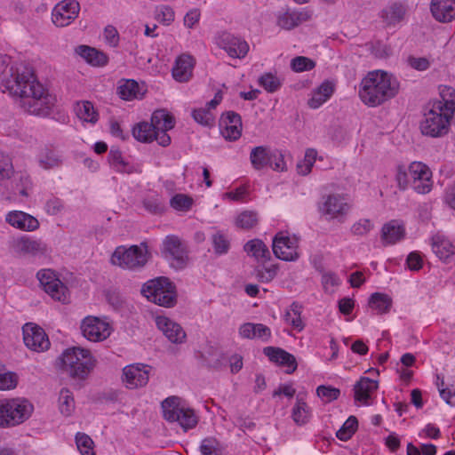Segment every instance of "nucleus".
<instances>
[{
	"mask_svg": "<svg viewBox=\"0 0 455 455\" xmlns=\"http://www.w3.org/2000/svg\"><path fill=\"white\" fill-rule=\"evenodd\" d=\"M2 90L17 97L24 111L45 116L55 104V97L36 80L32 69L22 65L11 66L2 81Z\"/></svg>",
	"mask_w": 455,
	"mask_h": 455,
	"instance_id": "f257e3e1",
	"label": "nucleus"
},
{
	"mask_svg": "<svg viewBox=\"0 0 455 455\" xmlns=\"http://www.w3.org/2000/svg\"><path fill=\"white\" fill-rule=\"evenodd\" d=\"M399 90L396 78L383 70L369 72L361 81L358 94L368 107H377L394 98Z\"/></svg>",
	"mask_w": 455,
	"mask_h": 455,
	"instance_id": "f03ea898",
	"label": "nucleus"
},
{
	"mask_svg": "<svg viewBox=\"0 0 455 455\" xmlns=\"http://www.w3.org/2000/svg\"><path fill=\"white\" fill-rule=\"evenodd\" d=\"M61 363L63 371L71 378L85 379L96 366L97 360L88 349L74 347L62 353Z\"/></svg>",
	"mask_w": 455,
	"mask_h": 455,
	"instance_id": "7ed1b4c3",
	"label": "nucleus"
},
{
	"mask_svg": "<svg viewBox=\"0 0 455 455\" xmlns=\"http://www.w3.org/2000/svg\"><path fill=\"white\" fill-rule=\"evenodd\" d=\"M150 257L148 244L140 243L139 245L130 247H116L111 255L110 262L123 269L139 270L147 265Z\"/></svg>",
	"mask_w": 455,
	"mask_h": 455,
	"instance_id": "20e7f679",
	"label": "nucleus"
},
{
	"mask_svg": "<svg viewBox=\"0 0 455 455\" xmlns=\"http://www.w3.org/2000/svg\"><path fill=\"white\" fill-rule=\"evenodd\" d=\"M141 293L148 300L162 307H171L176 303L175 287L165 277L147 282L141 288Z\"/></svg>",
	"mask_w": 455,
	"mask_h": 455,
	"instance_id": "39448f33",
	"label": "nucleus"
},
{
	"mask_svg": "<svg viewBox=\"0 0 455 455\" xmlns=\"http://www.w3.org/2000/svg\"><path fill=\"white\" fill-rule=\"evenodd\" d=\"M162 409L166 420L178 422L185 431L195 427L198 422L195 411L181 404L180 399L177 396L166 398L162 403Z\"/></svg>",
	"mask_w": 455,
	"mask_h": 455,
	"instance_id": "423d86ee",
	"label": "nucleus"
},
{
	"mask_svg": "<svg viewBox=\"0 0 455 455\" xmlns=\"http://www.w3.org/2000/svg\"><path fill=\"white\" fill-rule=\"evenodd\" d=\"M161 253L176 269L183 268L188 260L185 243L175 235H169L164 237L162 242Z\"/></svg>",
	"mask_w": 455,
	"mask_h": 455,
	"instance_id": "0eeeda50",
	"label": "nucleus"
},
{
	"mask_svg": "<svg viewBox=\"0 0 455 455\" xmlns=\"http://www.w3.org/2000/svg\"><path fill=\"white\" fill-rule=\"evenodd\" d=\"M350 204L345 196L330 194L323 196L319 204V212L327 220H343L350 211Z\"/></svg>",
	"mask_w": 455,
	"mask_h": 455,
	"instance_id": "6e6552de",
	"label": "nucleus"
},
{
	"mask_svg": "<svg viewBox=\"0 0 455 455\" xmlns=\"http://www.w3.org/2000/svg\"><path fill=\"white\" fill-rule=\"evenodd\" d=\"M451 119L445 113L433 107L420 124L421 132L433 138L442 137L448 133Z\"/></svg>",
	"mask_w": 455,
	"mask_h": 455,
	"instance_id": "1a4fd4ad",
	"label": "nucleus"
},
{
	"mask_svg": "<svg viewBox=\"0 0 455 455\" xmlns=\"http://www.w3.org/2000/svg\"><path fill=\"white\" fill-rule=\"evenodd\" d=\"M80 329L83 336L92 342L104 341L112 332V327L105 318L93 315L84 317Z\"/></svg>",
	"mask_w": 455,
	"mask_h": 455,
	"instance_id": "9d476101",
	"label": "nucleus"
},
{
	"mask_svg": "<svg viewBox=\"0 0 455 455\" xmlns=\"http://www.w3.org/2000/svg\"><path fill=\"white\" fill-rule=\"evenodd\" d=\"M36 276L41 287L53 299L63 303L68 300V290L54 271L42 269L37 273Z\"/></svg>",
	"mask_w": 455,
	"mask_h": 455,
	"instance_id": "9b49d317",
	"label": "nucleus"
},
{
	"mask_svg": "<svg viewBox=\"0 0 455 455\" xmlns=\"http://www.w3.org/2000/svg\"><path fill=\"white\" fill-rule=\"evenodd\" d=\"M299 238L288 233L279 232L274 239L272 249L276 258L284 261H295L299 259Z\"/></svg>",
	"mask_w": 455,
	"mask_h": 455,
	"instance_id": "f8f14e48",
	"label": "nucleus"
},
{
	"mask_svg": "<svg viewBox=\"0 0 455 455\" xmlns=\"http://www.w3.org/2000/svg\"><path fill=\"white\" fill-rule=\"evenodd\" d=\"M215 43L231 58L243 59L249 52V44L245 40L228 31L219 32L215 36Z\"/></svg>",
	"mask_w": 455,
	"mask_h": 455,
	"instance_id": "ddd939ff",
	"label": "nucleus"
},
{
	"mask_svg": "<svg viewBox=\"0 0 455 455\" xmlns=\"http://www.w3.org/2000/svg\"><path fill=\"white\" fill-rule=\"evenodd\" d=\"M409 175L413 190L418 194H427L432 190V172L421 162H413L409 166Z\"/></svg>",
	"mask_w": 455,
	"mask_h": 455,
	"instance_id": "4468645a",
	"label": "nucleus"
},
{
	"mask_svg": "<svg viewBox=\"0 0 455 455\" xmlns=\"http://www.w3.org/2000/svg\"><path fill=\"white\" fill-rule=\"evenodd\" d=\"M149 124L156 131L158 144L163 147L168 146L171 143V137L167 132L174 127V117L165 109H158L152 114Z\"/></svg>",
	"mask_w": 455,
	"mask_h": 455,
	"instance_id": "2eb2a0df",
	"label": "nucleus"
},
{
	"mask_svg": "<svg viewBox=\"0 0 455 455\" xmlns=\"http://www.w3.org/2000/svg\"><path fill=\"white\" fill-rule=\"evenodd\" d=\"M79 10L76 0H63L53 8L52 20L56 27H67L77 18Z\"/></svg>",
	"mask_w": 455,
	"mask_h": 455,
	"instance_id": "dca6fc26",
	"label": "nucleus"
},
{
	"mask_svg": "<svg viewBox=\"0 0 455 455\" xmlns=\"http://www.w3.org/2000/svg\"><path fill=\"white\" fill-rule=\"evenodd\" d=\"M8 411L9 427L19 425L27 420L32 414L34 406L25 398L5 399Z\"/></svg>",
	"mask_w": 455,
	"mask_h": 455,
	"instance_id": "f3484780",
	"label": "nucleus"
},
{
	"mask_svg": "<svg viewBox=\"0 0 455 455\" xmlns=\"http://www.w3.org/2000/svg\"><path fill=\"white\" fill-rule=\"evenodd\" d=\"M14 251L22 256L42 257L47 253V245L41 239L22 235L13 241Z\"/></svg>",
	"mask_w": 455,
	"mask_h": 455,
	"instance_id": "a211bd4d",
	"label": "nucleus"
},
{
	"mask_svg": "<svg viewBox=\"0 0 455 455\" xmlns=\"http://www.w3.org/2000/svg\"><path fill=\"white\" fill-rule=\"evenodd\" d=\"M23 340L29 349L36 352L47 350L50 347V341L44 331L33 323L24 325Z\"/></svg>",
	"mask_w": 455,
	"mask_h": 455,
	"instance_id": "6ab92c4d",
	"label": "nucleus"
},
{
	"mask_svg": "<svg viewBox=\"0 0 455 455\" xmlns=\"http://www.w3.org/2000/svg\"><path fill=\"white\" fill-rule=\"evenodd\" d=\"M148 379L149 371L145 365L131 364L123 369L122 381L127 388L142 387L148 384Z\"/></svg>",
	"mask_w": 455,
	"mask_h": 455,
	"instance_id": "aec40b11",
	"label": "nucleus"
},
{
	"mask_svg": "<svg viewBox=\"0 0 455 455\" xmlns=\"http://www.w3.org/2000/svg\"><path fill=\"white\" fill-rule=\"evenodd\" d=\"M156 324L172 343L181 344L185 341L186 332L179 323L170 318L158 315L156 317Z\"/></svg>",
	"mask_w": 455,
	"mask_h": 455,
	"instance_id": "412c9836",
	"label": "nucleus"
},
{
	"mask_svg": "<svg viewBox=\"0 0 455 455\" xmlns=\"http://www.w3.org/2000/svg\"><path fill=\"white\" fill-rule=\"evenodd\" d=\"M5 221L12 227L26 232H33L40 226L36 218L22 211L9 212L5 216Z\"/></svg>",
	"mask_w": 455,
	"mask_h": 455,
	"instance_id": "4be33fe9",
	"label": "nucleus"
},
{
	"mask_svg": "<svg viewBox=\"0 0 455 455\" xmlns=\"http://www.w3.org/2000/svg\"><path fill=\"white\" fill-rule=\"evenodd\" d=\"M220 132L228 140H236L242 134L241 116L235 112H227L222 116L220 123Z\"/></svg>",
	"mask_w": 455,
	"mask_h": 455,
	"instance_id": "5701e85b",
	"label": "nucleus"
},
{
	"mask_svg": "<svg viewBox=\"0 0 455 455\" xmlns=\"http://www.w3.org/2000/svg\"><path fill=\"white\" fill-rule=\"evenodd\" d=\"M196 60L194 57L188 53L180 55L172 68V76L180 83L188 82L193 75V69Z\"/></svg>",
	"mask_w": 455,
	"mask_h": 455,
	"instance_id": "b1692460",
	"label": "nucleus"
},
{
	"mask_svg": "<svg viewBox=\"0 0 455 455\" xmlns=\"http://www.w3.org/2000/svg\"><path fill=\"white\" fill-rule=\"evenodd\" d=\"M431 13L440 22H450L455 19V0H432Z\"/></svg>",
	"mask_w": 455,
	"mask_h": 455,
	"instance_id": "393cba45",
	"label": "nucleus"
},
{
	"mask_svg": "<svg viewBox=\"0 0 455 455\" xmlns=\"http://www.w3.org/2000/svg\"><path fill=\"white\" fill-rule=\"evenodd\" d=\"M307 19L308 16L306 12L289 9L276 14V25L282 29L291 30Z\"/></svg>",
	"mask_w": 455,
	"mask_h": 455,
	"instance_id": "a878e982",
	"label": "nucleus"
},
{
	"mask_svg": "<svg viewBox=\"0 0 455 455\" xmlns=\"http://www.w3.org/2000/svg\"><path fill=\"white\" fill-rule=\"evenodd\" d=\"M378 389V382L367 377H362L354 386L355 400L362 404L369 405V400Z\"/></svg>",
	"mask_w": 455,
	"mask_h": 455,
	"instance_id": "bb28decb",
	"label": "nucleus"
},
{
	"mask_svg": "<svg viewBox=\"0 0 455 455\" xmlns=\"http://www.w3.org/2000/svg\"><path fill=\"white\" fill-rule=\"evenodd\" d=\"M264 354L270 361L288 367L287 373H291L297 369L295 357L282 348L267 347L264 348Z\"/></svg>",
	"mask_w": 455,
	"mask_h": 455,
	"instance_id": "cd10ccee",
	"label": "nucleus"
},
{
	"mask_svg": "<svg viewBox=\"0 0 455 455\" xmlns=\"http://www.w3.org/2000/svg\"><path fill=\"white\" fill-rule=\"evenodd\" d=\"M440 97L441 100L434 103L433 107L452 117L455 112V90L450 86H442Z\"/></svg>",
	"mask_w": 455,
	"mask_h": 455,
	"instance_id": "c85d7f7f",
	"label": "nucleus"
},
{
	"mask_svg": "<svg viewBox=\"0 0 455 455\" xmlns=\"http://www.w3.org/2000/svg\"><path fill=\"white\" fill-rule=\"evenodd\" d=\"M75 52L92 66L101 67L108 63V57L105 53L88 45L77 46Z\"/></svg>",
	"mask_w": 455,
	"mask_h": 455,
	"instance_id": "c756f323",
	"label": "nucleus"
},
{
	"mask_svg": "<svg viewBox=\"0 0 455 455\" xmlns=\"http://www.w3.org/2000/svg\"><path fill=\"white\" fill-rule=\"evenodd\" d=\"M334 92V85L330 81H324L312 92V96L308 100V106L311 108H318L326 102Z\"/></svg>",
	"mask_w": 455,
	"mask_h": 455,
	"instance_id": "7c9ffc66",
	"label": "nucleus"
},
{
	"mask_svg": "<svg viewBox=\"0 0 455 455\" xmlns=\"http://www.w3.org/2000/svg\"><path fill=\"white\" fill-rule=\"evenodd\" d=\"M432 249L435 254L442 260H446L455 254L454 245L449 239L442 235L433 236Z\"/></svg>",
	"mask_w": 455,
	"mask_h": 455,
	"instance_id": "2f4dec72",
	"label": "nucleus"
},
{
	"mask_svg": "<svg viewBox=\"0 0 455 455\" xmlns=\"http://www.w3.org/2000/svg\"><path fill=\"white\" fill-rule=\"evenodd\" d=\"M272 150L265 146H258L250 153V162L256 171H261L271 163Z\"/></svg>",
	"mask_w": 455,
	"mask_h": 455,
	"instance_id": "473e14b6",
	"label": "nucleus"
},
{
	"mask_svg": "<svg viewBox=\"0 0 455 455\" xmlns=\"http://www.w3.org/2000/svg\"><path fill=\"white\" fill-rule=\"evenodd\" d=\"M404 235V228L397 221L392 220L382 228L381 238L385 244H393Z\"/></svg>",
	"mask_w": 455,
	"mask_h": 455,
	"instance_id": "72a5a7b5",
	"label": "nucleus"
},
{
	"mask_svg": "<svg viewBox=\"0 0 455 455\" xmlns=\"http://www.w3.org/2000/svg\"><path fill=\"white\" fill-rule=\"evenodd\" d=\"M244 251L248 255L255 258L258 261L265 262L270 258V251L266 244L259 239L247 242Z\"/></svg>",
	"mask_w": 455,
	"mask_h": 455,
	"instance_id": "f704fd0d",
	"label": "nucleus"
},
{
	"mask_svg": "<svg viewBox=\"0 0 455 455\" xmlns=\"http://www.w3.org/2000/svg\"><path fill=\"white\" fill-rule=\"evenodd\" d=\"M291 418L295 424L303 426L307 424L311 418V409L307 403L299 396L291 411Z\"/></svg>",
	"mask_w": 455,
	"mask_h": 455,
	"instance_id": "c9c22d12",
	"label": "nucleus"
},
{
	"mask_svg": "<svg viewBox=\"0 0 455 455\" xmlns=\"http://www.w3.org/2000/svg\"><path fill=\"white\" fill-rule=\"evenodd\" d=\"M75 111L77 117L83 122L95 124L99 119V114L91 101L77 102Z\"/></svg>",
	"mask_w": 455,
	"mask_h": 455,
	"instance_id": "e433bc0d",
	"label": "nucleus"
},
{
	"mask_svg": "<svg viewBox=\"0 0 455 455\" xmlns=\"http://www.w3.org/2000/svg\"><path fill=\"white\" fill-rule=\"evenodd\" d=\"M118 94L123 100H132L133 99H141L144 92L141 91L140 84L134 80H125L118 86Z\"/></svg>",
	"mask_w": 455,
	"mask_h": 455,
	"instance_id": "4c0bfd02",
	"label": "nucleus"
},
{
	"mask_svg": "<svg viewBox=\"0 0 455 455\" xmlns=\"http://www.w3.org/2000/svg\"><path fill=\"white\" fill-rule=\"evenodd\" d=\"M37 161L40 167L44 170L59 167L62 163L61 156L51 148L43 149L37 156Z\"/></svg>",
	"mask_w": 455,
	"mask_h": 455,
	"instance_id": "58836bf2",
	"label": "nucleus"
},
{
	"mask_svg": "<svg viewBox=\"0 0 455 455\" xmlns=\"http://www.w3.org/2000/svg\"><path fill=\"white\" fill-rule=\"evenodd\" d=\"M132 134L133 137L140 142L148 143L154 140H156V131L148 122H141L136 124L132 130Z\"/></svg>",
	"mask_w": 455,
	"mask_h": 455,
	"instance_id": "ea45409f",
	"label": "nucleus"
},
{
	"mask_svg": "<svg viewBox=\"0 0 455 455\" xmlns=\"http://www.w3.org/2000/svg\"><path fill=\"white\" fill-rule=\"evenodd\" d=\"M285 322L293 329L300 331L304 329V323L301 319V306L293 302L284 315Z\"/></svg>",
	"mask_w": 455,
	"mask_h": 455,
	"instance_id": "a19ab883",
	"label": "nucleus"
},
{
	"mask_svg": "<svg viewBox=\"0 0 455 455\" xmlns=\"http://www.w3.org/2000/svg\"><path fill=\"white\" fill-rule=\"evenodd\" d=\"M369 305L379 314H385L389 311L392 306V299L387 294L375 292L371 296Z\"/></svg>",
	"mask_w": 455,
	"mask_h": 455,
	"instance_id": "79ce46f5",
	"label": "nucleus"
},
{
	"mask_svg": "<svg viewBox=\"0 0 455 455\" xmlns=\"http://www.w3.org/2000/svg\"><path fill=\"white\" fill-rule=\"evenodd\" d=\"M202 455H223L224 446L215 437H206L202 440L200 447Z\"/></svg>",
	"mask_w": 455,
	"mask_h": 455,
	"instance_id": "37998d69",
	"label": "nucleus"
},
{
	"mask_svg": "<svg viewBox=\"0 0 455 455\" xmlns=\"http://www.w3.org/2000/svg\"><path fill=\"white\" fill-rule=\"evenodd\" d=\"M108 161L110 164L119 172L129 174L135 171L133 166L130 165L124 160L122 153L117 149L112 148L110 150L108 154Z\"/></svg>",
	"mask_w": 455,
	"mask_h": 455,
	"instance_id": "c03bdc74",
	"label": "nucleus"
},
{
	"mask_svg": "<svg viewBox=\"0 0 455 455\" xmlns=\"http://www.w3.org/2000/svg\"><path fill=\"white\" fill-rule=\"evenodd\" d=\"M404 13L402 4H394L382 12V17L387 24L395 25L403 20Z\"/></svg>",
	"mask_w": 455,
	"mask_h": 455,
	"instance_id": "a18cd8bd",
	"label": "nucleus"
},
{
	"mask_svg": "<svg viewBox=\"0 0 455 455\" xmlns=\"http://www.w3.org/2000/svg\"><path fill=\"white\" fill-rule=\"evenodd\" d=\"M316 156L317 152L315 149L307 148L305 152L304 159L297 164L298 173L304 176L310 173Z\"/></svg>",
	"mask_w": 455,
	"mask_h": 455,
	"instance_id": "49530a36",
	"label": "nucleus"
},
{
	"mask_svg": "<svg viewBox=\"0 0 455 455\" xmlns=\"http://www.w3.org/2000/svg\"><path fill=\"white\" fill-rule=\"evenodd\" d=\"M59 403L60 411L64 416H69L74 411L75 401L72 393L68 389H61Z\"/></svg>",
	"mask_w": 455,
	"mask_h": 455,
	"instance_id": "de8ad7c7",
	"label": "nucleus"
},
{
	"mask_svg": "<svg viewBox=\"0 0 455 455\" xmlns=\"http://www.w3.org/2000/svg\"><path fill=\"white\" fill-rule=\"evenodd\" d=\"M212 243L216 254L222 255L228 253L230 247V241L227 235L220 231L216 232L212 236Z\"/></svg>",
	"mask_w": 455,
	"mask_h": 455,
	"instance_id": "09e8293b",
	"label": "nucleus"
},
{
	"mask_svg": "<svg viewBox=\"0 0 455 455\" xmlns=\"http://www.w3.org/2000/svg\"><path fill=\"white\" fill-rule=\"evenodd\" d=\"M322 286L326 293H333L340 283L339 276L331 271H323L321 277Z\"/></svg>",
	"mask_w": 455,
	"mask_h": 455,
	"instance_id": "8fccbe9b",
	"label": "nucleus"
},
{
	"mask_svg": "<svg viewBox=\"0 0 455 455\" xmlns=\"http://www.w3.org/2000/svg\"><path fill=\"white\" fill-rule=\"evenodd\" d=\"M357 419L354 416H350L343 426L337 431L336 436L341 441H347L351 438L357 428Z\"/></svg>",
	"mask_w": 455,
	"mask_h": 455,
	"instance_id": "3c124183",
	"label": "nucleus"
},
{
	"mask_svg": "<svg viewBox=\"0 0 455 455\" xmlns=\"http://www.w3.org/2000/svg\"><path fill=\"white\" fill-rule=\"evenodd\" d=\"M258 223L257 213L251 211H244L240 213L235 220L238 228L243 229H250Z\"/></svg>",
	"mask_w": 455,
	"mask_h": 455,
	"instance_id": "603ef678",
	"label": "nucleus"
},
{
	"mask_svg": "<svg viewBox=\"0 0 455 455\" xmlns=\"http://www.w3.org/2000/svg\"><path fill=\"white\" fill-rule=\"evenodd\" d=\"M193 198L185 194H177L174 196H172L170 200V205L173 209L182 212H187L190 210V208L193 205Z\"/></svg>",
	"mask_w": 455,
	"mask_h": 455,
	"instance_id": "864d4df0",
	"label": "nucleus"
},
{
	"mask_svg": "<svg viewBox=\"0 0 455 455\" xmlns=\"http://www.w3.org/2000/svg\"><path fill=\"white\" fill-rule=\"evenodd\" d=\"M315 67V62L304 56L295 57L291 61V69L297 73L312 70Z\"/></svg>",
	"mask_w": 455,
	"mask_h": 455,
	"instance_id": "5fc2aeb1",
	"label": "nucleus"
},
{
	"mask_svg": "<svg viewBox=\"0 0 455 455\" xmlns=\"http://www.w3.org/2000/svg\"><path fill=\"white\" fill-rule=\"evenodd\" d=\"M436 386L441 397L451 406H455V388L445 387L443 378L436 376Z\"/></svg>",
	"mask_w": 455,
	"mask_h": 455,
	"instance_id": "6e6d98bb",
	"label": "nucleus"
},
{
	"mask_svg": "<svg viewBox=\"0 0 455 455\" xmlns=\"http://www.w3.org/2000/svg\"><path fill=\"white\" fill-rule=\"evenodd\" d=\"M19 383V376L16 372L7 371L0 373V390H12Z\"/></svg>",
	"mask_w": 455,
	"mask_h": 455,
	"instance_id": "4d7b16f0",
	"label": "nucleus"
},
{
	"mask_svg": "<svg viewBox=\"0 0 455 455\" xmlns=\"http://www.w3.org/2000/svg\"><path fill=\"white\" fill-rule=\"evenodd\" d=\"M76 443L77 449L83 455H93V442L89 435L83 433L76 434Z\"/></svg>",
	"mask_w": 455,
	"mask_h": 455,
	"instance_id": "13d9d810",
	"label": "nucleus"
},
{
	"mask_svg": "<svg viewBox=\"0 0 455 455\" xmlns=\"http://www.w3.org/2000/svg\"><path fill=\"white\" fill-rule=\"evenodd\" d=\"M175 13L169 5H160L156 9V19L164 25H170L174 20Z\"/></svg>",
	"mask_w": 455,
	"mask_h": 455,
	"instance_id": "bf43d9fd",
	"label": "nucleus"
},
{
	"mask_svg": "<svg viewBox=\"0 0 455 455\" xmlns=\"http://www.w3.org/2000/svg\"><path fill=\"white\" fill-rule=\"evenodd\" d=\"M373 228V223L369 219H361L351 227V233L354 235H366Z\"/></svg>",
	"mask_w": 455,
	"mask_h": 455,
	"instance_id": "052dcab7",
	"label": "nucleus"
},
{
	"mask_svg": "<svg viewBox=\"0 0 455 455\" xmlns=\"http://www.w3.org/2000/svg\"><path fill=\"white\" fill-rule=\"evenodd\" d=\"M12 159L7 155H0V180H8L13 175Z\"/></svg>",
	"mask_w": 455,
	"mask_h": 455,
	"instance_id": "680f3d73",
	"label": "nucleus"
},
{
	"mask_svg": "<svg viewBox=\"0 0 455 455\" xmlns=\"http://www.w3.org/2000/svg\"><path fill=\"white\" fill-rule=\"evenodd\" d=\"M194 119L198 124L205 126H210L213 124L214 116L211 111L205 108H199L193 111L192 114Z\"/></svg>",
	"mask_w": 455,
	"mask_h": 455,
	"instance_id": "e2e57ef3",
	"label": "nucleus"
},
{
	"mask_svg": "<svg viewBox=\"0 0 455 455\" xmlns=\"http://www.w3.org/2000/svg\"><path fill=\"white\" fill-rule=\"evenodd\" d=\"M260 85L268 92H274L280 87L281 84L277 77L272 74H266L259 78Z\"/></svg>",
	"mask_w": 455,
	"mask_h": 455,
	"instance_id": "0e129e2a",
	"label": "nucleus"
},
{
	"mask_svg": "<svg viewBox=\"0 0 455 455\" xmlns=\"http://www.w3.org/2000/svg\"><path fill=\"white\" fill-rule=\"evenodd\" d=\"M316 393L319 397L324 398L326 402L336 400L340 395L339 389L326 386H319Z\"/></svg>",
	"mask_w": 455,
	"mask_h": 455,
	"instance_id": "69168bd1",
	"label": "nucleus"
},
{
	"mask_svg": "<svg viewBox=\"0 0 455 455\" xmlns=\"http://www.w3.org/2000/svg\"><path fill=\"white\" fill-rule=\"evenodd\" d=\"M143 205L147 211L155 214L160 213L164 210L163 202L158 196L144 199Z\"/></svg>",
	"mask_w": 455,
	"mask_h": 455,
	"instance_id": "338daca9",
	"label": "nucleus"
},
{
	"mask_svg": "<svg viewBox=\"0 0 455 455\" xmlns=\"http://www.w3.org/2000/svg\"><path fill=\"white\" fill-rule=\"evenodd\" d=\"M407 63L411 68L418 71H425L430 67L429 60L425 57L409 56Z\"/></svg>",
	"mask_w": 455,
	"mask_h": 455,
	"instance_id": "774afa93",
	"label": "nucleus"
}]
</instances>
